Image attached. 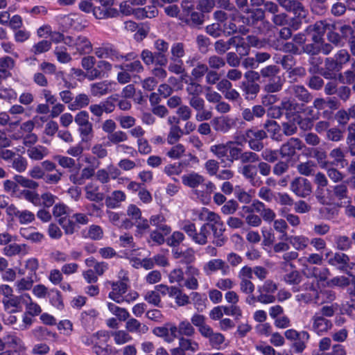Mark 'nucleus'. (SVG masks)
I'll return each instance as SVG.
<instances>
[{
    "instance_id": "nucleus-1",
    "label": "nucleus",
    "mask_w": 355,
    "mask_h": 355,
    "mask_svg": "<svg viewBox=\"0 0 355 355\" xmlns=\"http://www.w3.org/2000/svg\"><path fill=\"white\" fill-rule=\"evenodd\" d=\"M254 212L259 214L264 220L272 221L275 218V212L259 200L254 201L251 206L243 207L241 210L243 217L245 218L248 222L259 220L257 216L254 214Z\"/></svg>"
},
{
    "instance_id": "nucleus-2",
    "label": "nucleus",
    "mask_w": 355,
    "mask_h": 355,
    "mask_svg": "<svg viewBox=\"0 0 355 355\" xmlns=\"http://www.w3.org/2000/svg\"><path fill=\"white\" fill-rule=\"evenodd\" d=\"M64 44L73 54H89L92 51V44L85 36H66Z\"/></svg>"
},
{
    "instance_id": "nucleus-3",
    "label": "nucleus",
    "mask_w": 355,
    "mask_h": 355,
    "mask_svg": "<svg viewBox=\"0 0 355 355\" xmlns=\"http://www.w3.org/2000/svg\"><path fill=\"white\" fill-rule=\"evenodd\" d=\"M286 338L293 341L291 347L297 354L302 353L306 348V343L310 340L311 336L306 331H297L294 329H289L284 332Z\"/></svg>"
},
{
    "instance_id": "nucleus-4",
    "label": "nucleus",
    "mask_w": 355,
    "mask_h": 355,
    "mask_svg": "<svg viewBox=\"0 0 355 355\" xmlns=\"http://www.w3.org/2000/svg\"><path fill=\"white\" fill-rule=\"evenodd\" d=\"M214 225L211 223H204L198 229L194 223H189L184 227V231L193 240L200 245L205 244L207 236L209 234L210 229L214 230Z\"/></svg>"
},
{
    "instance_id": "nucleus-5",
    "label": "nucleus",
    "mask_w": 355,
    "mask_h": 355,
    "mask_svg": "<svg viewBox=\"0 0 355 355\" xmlns=\"http://www.w3.org/2000/svg\"><path fill=\"white\" fill-rule=\"evenodd\" d=\"M4 191L9 193L11 196L24 198L30 202H37V196L32 193V191L24 189H19V184L14 179L6 180L3 182Z\"/></svg>"
},
{
    "instance_id": "nucleus-6",
    "label": "nucleus",
    "mask_w": 355,
    "mask_h": 355,
    "mask_svg": "<svg viewBox=\"0 0 355 355\" xmlns=\"http://www.w3.org/2000/svg\"><path fill=\"white\" fill-rule=\"evenodd\" d=\"M129 281L128 277H123L121 280L116 282H108L107 284H110L112 291L110 292L108 297L116 303H122L123 302V296L128 291V284Z\"/></svg>"
},
{
    "instance_id": "nucleus-7",
    "label": "nucleus",
    "mask_w": 355,
    "mask_h": 355,
    "mask_svg": "<svg viewBox=\"0 0 355 355\" xmlns=\"http://www.w3.org/2000/svg\"><path fill=\"white\" fill-rule=\"evenodd\" d=\"M266 137V133L262 130L252 128L245 132V139L249 143L250 148L254 150H261L263 146L261 140Z\"/></svg>"
},
{
    "instance_id": "nucleus-8",
    "label": "nucleus",
    "mask_w": 355,
    "mask_h": 355,
    "mask_svg": "<svg viewBox=\"0 0 355 355\" xmlns=\"http://www.w3.org/2000/svg\"><path fill=\"white\" fill-rule=\"evenodd\" d=\"M304 286V292L297 295V300L306 304H317L320 290L319 286L314 283H306Z\"/></svg>"
},
{
    "instance_id": "nucleus-9",
    "label": "nucleus",
    "mask_w": 355,
    "mask_h": 355,
    "mask_svg": "<svg viewBox=\"0 0 355 355\" xmlns=\"http://www.w3.org/2000/svg\"><path fill=\"white\" fill-rule=\"evenodd\" d=\"M31 300L28 295H12L8 298H3L2 300L5 310L9 311L10 313H16L22 311V305L25 302V299Z\"/></svg>"
},
{
    "instance_id": "nucleus-10",
    "label": "nucleus",
    "mask_w": 355,
    "mask_h": 355,
    "mask_svg": "<svg viewBox=\"0 0 355 355\" xmlns=\"http://www.w3.org/2000/svg\"><path fill=\"white\" fill-rule=\"evenodd\" d=\"M312 330L318 335L321 336L327 333L332 327L331 320L324 318L319 313H315L311 318Z\"/></svg>"
},
{
    "instance_id": "nucleus-11",
    "label": "nucleus",
    "mask_w": 355,
    "mask_h": 355,
    "mask_svg": "<svg viewBox=\"0 0 355 355\" xmlns=\"http://www.w3.org/2000/svg\"><path fill=\"white\" fill-rule=\"evenodd\" d=\"M291 190L300 197L309 196L312 191L310 182L304 178H297L291 183Z\"/></svg>"
},
{
    "instance_id": "nucleus-12",
    "label": "nucleus",
    "mask_w": 355,
    "mask_h": 355,
    "mask_svg": "<svg viewBox=\"0 0 355 355\" xmlns=\"http://www.w3.org/2000/svg\"><path fill=\"white\" fill-rule=\"evenodd\" d=\"M327 28V24L324 21H317L313 25H311L307 28V36L309 37L315 44H319L322 42L323 35Z\"/></svg>"
},
{
    "instance_id": "nucleus-13",
    "label": "nucleus",
    "mask_w": 355,
    "mask_h": 355,
    "mask_svg": "<svg viewBox=\"0 0 355 355\" xmlns=\"http://www.w3.org/2000/svg\"><path fill=\"white\" fill-rule=\"evenodd\" d=\"M12 220H19V222H32L35 220V215L28 210H19L15 205H11L6 209Z\"/></svg>"
},
{
    "instance_id": "nucleus-14",
    "label": "nucleus",
    "mask_w": 355,
    "mask_h": 355,
    "mask_svg": "<svg viewBox=\"0 0 355 355\" xmlns=\"http://www.w3.org/2000/svg\"><path fill=\"white\" fill-rule=\"evenodd\" d=\"M349 257L340 252H336L329 257L328 259L329 264L336 267L338 269L346 272L349 275H352V272L348 270L349 268Z\"/></svg>"
},
{
    "instance_id": "nucleus-15",
    "label": "nucleus",
    "mask_w": 355,
    "mask_h": 355,
    "mask_svg": "<svg viewBox=\"0 0 355 355\" xmlns=\"http://www.w3.org/2000/svg\"><path fill=\"white\" fill-rule=\"evenodd\" d=\"M116 85V83L107 80L94 83L91 85V94L94 96H102L114 90Z\"/></svg>"
},
{
    "instance_id": "nucleus-16",
    "label": "nucleus",
    "mask_w": 355,
    "mask_h": 355,
    "mask_svg": "<svg viewBox=\"0 0 355 355\" xmlns=\"http://www.w3.org/2000/svg\"><path fill=\"white\" fill-rule=\"evenodd\" d=\"M302 148V144L299 139L291 138L282 145L280 148V153L284 157H291L294 155L296 150H300Z\"/></svg>"
},
{
    "instance_id": "nucleus-17",
    "label": "nucleus",
    "mask_w": 355,
    "mask_h": 355,
    "mask_svg": "<svg viewBox=\"0 0 355 355\" xmlns=\"http://www.w3.org/2000/svg\"><path fill=\"white\" fill-rule=\"evenodd\" d=\"M212 124L216 131L225 133L234 125L235 121L229 116H220L214 119Z\"/></svg>"
},
{
    "instance_id": "nucleus-18",
    "label": "nucleus",
    "mask_w": 355,
    "mask_h": 355,
    "mask_svg": "<svg viewBox=\"0 0 355 355\" xmlns=\"http://www.w3.org/2000/svg\"><path fill=\"white\" fill-rule=\"evenodd\" d=\"M95 55L99 58H109L112 61H119L123 58L117 51L109 46L98 47L95 49Z\"/></svg>"
},
{
    "instance_id": "nucleus-19",
    "label": "nucleus",
    "mask_w": 355,
    "mask_h": 355,
    "mask_svg": "<svg viewBox=\"0 0 355 355\" xmlns=\"http://www.w3.org/2000/svg\"><path fill=\"white\" fill-rule=\"evenodd\" d=\"M182 184L190 188H196L202 185L205 182V178L202 175L191 172L182 176Z\"/></svg>"
},
{
    "instance_id": "nucleus-20",
    "label": "nucleus",
    "mask_w": 355,
    "mask_h": 355,
    "mask_svg": "<svg viewBox=\"0 0 355 355\" xmlns=\"http://www.w3.org/2000/svg\"><path fill=\"white\" fill-rule=\"evenodd\" d=\"M205 272L207 274L214 272L219 270H222L225 274L226 273L228 266L226 265L225 262L220 259H211L209 261L203 268Z\"/></svg>"
},
{
    "instance_id": "nucleus-21",
    "label": "nucleus",
    "mask_w": 355,
    "mask_h": 355,
    "mask_svg": "<svg viewBox=\"0 0 355 355\" xmlns=\"http://www.w3.org/2000/svg\"><path fill=\"white\" fill-rule=\"evenodd\" d=\"M49 150L41 145L30 146L27 150L28 157L34 161H40L49 155Z\"/></svg>"
},
{
    "instance_id": "nucleus-22",
    "label": "nucleus",
    "mask_w": 355,
    "mask_h": 355,
    "mask_svg": "<svg viewBox=\"0 0 355 355\" xmlns=\"http://www.w3.org/2000/svg\"><path fill=\"white\" fill-rule=\"evenodd\" d=\"M183 171V166L181 163H173L166 165L164 168V173L173 181L178 182V177L181 175Z\"/></svg>"
},
{
    "instance_id": "nucleus-23",
    "label": "nucleus",
    "mask_w": 355,
    "mask_h": 355,
    "mask_svg": "<svg viewBox=\"0 0 355 355\" xmlns=\"http://www.w3.org/2000/svg\"><path fill=\"white\" fill-rule=\"evenodd\" d=\"M71 214V209L63 203H58L53 208V215L55 218H59L60 221L69 219V222H72L69 219Z\"/></svg>"
},
{
    "instance_id": "nucleus-24",
    "label": "nucleus",
    "mask_w": 355,
    "mask_h": 355,
    "mask_svg": "<svg viewBox=\"0 0 355 355\" xmlns=\"http://www.w3.org/2000/svg\"><path fill=\"white\" fill-rule=\"evenodd\" d=\"M125 329L128 332L146 334L148 331V327L146 324H141L135 318H130L125 323Z\"/></svg>"
},
{
    "instance_id": "nucleus-25",
    "label": "nucleus",
    "mask_w": 355,
    "mask_h": 355,
    "mask_svg": "<svg viewBox=\"0 0 355 355\" xmlns=\"http://www.w3.org/2000/svg\"><path fill=\"white\" fill-rule=\"evenodd\" d=\"M201 187L203 188V191L196 189L195 190V194L201 201L206 202L209 200L210 194L216 190V187L210 181L203 183Z\"/></svg>"
},
{
    "instance_id": "nucleus-26",
    "label": "nucleus",
    "mask_w": 355,
    "mask_h": 355,
    "mask_svg": "<svg viewBox=\"0 0 355 355\" xmlns=\"http://www.w3.org/2000/svg\"><path fill=\"white\" fill-rule=\"evenodd\" d=\"M288 94L297 98L299 100L308 102L310 96L307 90L302 86L293 85L290 86L286 90Z\"/></svg>"
},
{
    "instance_id": "nucleus-27",
    "label": "nucleus",
    "mask_w": 355,
    "mask_h": 355,
    "mask_svg": "<svg viewBox=\"0 0 355 355\" xmlns=\"http://www.w3.org/2000/svg\"><path fill=\"white\" fill-rule=\"evenodd\" d=\"M170 297L175 300V302L178 306H184L190 304L189 295L184 293L181 288L177 286H174Z\"/></svg>"
},
{
    "instance_id": "nucleus-28",
    "label": "nucleus",
    "mask_w": 355,
    "mask_h": 355,
    "mask_svg": "<svg viewBox=\"0 0 355 355\" xmlns=\"http://www.w3.org/2000/svg\"><path fill=\"white\" fill-rule=\"evenodd\" d=\"M32 193L37 196V203L31 202L35 206H44L46 207H50L53 205L55 200V196L52 193L46 192L40 196L37 192L32 191Z\"/></svg>"
},
{
    "instance_id": "nucleus-29",
    "label": "nucleus",
    "mask_w": 355,
    "mask_h": 355,
    "mask_svg": "<svg viewBox=\"0 0 355 355\" xmlns=\"http://www.w3.org/2000/svg\"><path fill=\"white\" fill-rule=\"evenodd\" d=\"M210 150L223 162H228V142L212 146Z\"/></svg>"
},
{
    "instance_id": "nucleus-30",
    "label": "nucleus",
    "mask_w": 355,
    "mask_h": 355,
    "mask_svg": "<svg viewBox=\"0 0 355 355\" xmlns=\"http://www.w3.org/2000/svg\"><path fill=\"white\" fill-rule=\"evenodd\" d=\"M298 253L295 251L286 252L283 254L284 261L281 263V269L284 272H288L289 269L295 268V265L291 261L297 258Z\"/></svg>"
},
{
    "instance_id": "nucleus-31",
    "label": "nucleus",
    "mask_w": 355,
    "mask_h": 355,
    "mask_svg": "<svg viewBox=\"0 0 355 355\" xmlns=\"http://www.w3.org/2000/svg\"><path fill=\"white\" fill-rule=\"evenodd\" d=\"M3 252L6 256L12 257L17 254H27L26 245H19L17 243H12L3 248Z\"/></svg>"
},
{
    "instance_id": "nucleus-32",
    "label": "nucleus",
    "mask_w": 355,
    "mask_h": 355,
    "mask_svg": "<svg viewBox=\"0 0 355 355\" xmlns=\"http://www.w3.org/2000/svg\"><path fill=\"white\" fill-rule=\"evenodd\" d=\"M89 103V98L85 94H80L76 96L73 101L69 104L70 110H76L85 107Z\"/></svg>"
},
{
    "instance_id": "nucleus-33",
    "label": "nucleus",
    "mask_w": 355,
    "mask_h": 355,
    "mask_svg": "<svg viewBox=\"0 0 355 355\" xmlns=\"http://www.w3.org/2000/svg\"><path fill=\"white\" fill-rule=\"evenodd\" d=\"M318 294L317 304H329L333 302L336 298V293L331 290L320 289Z\"/></svg>"
},
{
    "instance_id": "nucleus-34",
    "label": "nucleus",
    "mask_w": 355,
    "mask_h": 355,
    "mask_svg": "<svg viewBox=\"0 0 355 355\" xmlns=\"http://www.w3.org/2000/svg\"><path fill=\"white\" fill-rule=\"evenodd\" d=\"M107 308L121 321H125L130 317V314L125 309L121 308L112 302L107 303Z\"/></svg>"
},
{
    "instance_id": "nucleus-35",
    "label": "nucleus",
    "mask_w": 355,
    "mask_h": 355,
    "mask_svg": "<svg viewBox=\"0 0 355 355\" xmlns=\"http://www.w3.org/2000/svg\"><path fill=\"white\" fill-rule=\"evenodd\" d=\"M326 187H318L315 191V197L318 200L322 205H331L332 204V198L330 191L325 189Z\"/></svg>"
},
{
    "instance_id": "nucleus-36",
    "label": "nucleus",
    "mask_w": 355,
    "mask_h": 355,
    "mask_svg": "<svg viewBox=\"0 0 355 355\" xmlns=\"http://www.w3.org/2000/svg\"><path fill=\"white\" fill-rule=\"evenodd\" d=\"M331 158L334 159L333 164L340 166L341 168H344L347 162L345 159V155L343 150L340 148L333 149L329 154Z\"/></svg>"
},
{
    "instance_id": "nucleus-37",
    "label": "nucleus",
    "mask_w": 355,
    "mask_h": 355,
    "mask_svg": "<svg viewBox=\"0 0 355 355\" xmlns=\"http://www.w3.org/2000/svg\"><path fill=\"white\" fill-rule=\"evenodd\" d=\"M116 345H123L132 340V338L127 331L118 330L111 333Z\"/></svg>"
},
{
    "instance_id": "nucleus-38",
    "label": "nucleus",
    "mask_w": 355,
    "mask_h": 355,
    "mask_svg": "<svg viewBox=\"0 0 355 355\" xmlns=\"http://www.w3.org/2000/svg\"><path fill=\"white\" fill-rule=\"evenodd\" d=\"M293 248L297 250H302L306 248L309 243V239L306 237L302 236H293L290 238H286Z\"/></svg>"
},
{
    "instance_id": "nucleus-39",
    "label": "nucleus",
    "mask_w": 355,
    "mask_h": 355,
    "mask_svg": "<svg viewBox=\"0 0 355 355\" xmlns=\"http://www.w3.org/2000/svg\"><path fill=\"white\" fill-rule=\"evenodd\" d=\"M254 191L252 189L246 191L244 189L238 187L236 189L234 194L241 202L248 204L250 202L252 198L254 196Z\"/></svg>"
},
{
    "instance_id": "nucleus-40",
    "label": "nucleus",
    "mask_w": 355,
    "mask_h": 355,
    "mask_svg": "<svg viewBox=\"0 0 355 355\" xmlns=\"http://www.w3.org/2000/svg\"><path fill=\"white\" fill-rule=\"evenodd\" d=\"M179 346L184 351H191L195 352L199 349V345L197 342L185 338L181 336L179 338Z\"/></svg>"
},
{
    "instance_id": "nucleus-41",
    "label": "nucleus",
    "mask_w": 355,
    "mask_h": 355,
    "mask_svg": "<svg viewBox=\"0 0 355 355\" xmlns=\"http://www.w3.org/2000/svg\"><path fill=\"white\" fill-rule=\"evenodd\" d=\"M183 135V131L179 125L171 126L167 136L168 144H174L180 140Z\"/></svg>"
},
{
    "instance_id": "nucleus-42",
    "label": "nucleus",
    "mask_w": 355,
    "mask_h": 355,
    "mask_svg": "<svg viewBox=\"0 0 355 355\" xmlns=\"http://www.w3.org/2000/svg\"><path fill=\"white\" fill-rule=\"evenodd\" d=\"M125 199V193L121 191H115L107 199L106 202L108 207L114 208L119 205V203L124 201Z\"/></svg>"
},
{
    "instance_id": "nucleus-43",
    "label": "nucleus",
    "mask_w": 355,
    "mask_h": 355,
    "mask_svg": "<svg viewBox=\"0 0 355 355\" xmlns=\"http://www.w3.org/2000/svg\"><path fill=\"white\" fill-rule=\"evenodd\" d=\"M286 272L284 276V279L287 284L297 285L301 282L302 276L295 268L289 269V271Z\"/></svg>"
},
{
    "instance_id": "nucleus-44",
    "label": "nucleus",
    "mask_w": 355,
    "mask_h": 355,
    "mask_svg": "<svg viewBox=\"0 0 355 355\" xmlns=\"http://www.w3.org/2000/svg\"><path fill=\"white\" fill-rule=\"evenodd\" d=\"M13 179L22 187L29 189H35L39 186V184L37 182L22 175H15L13 177Z\"/></svg>"
},
{
    "instance_id": "nucleus-45",
    "label": "nucleus",
    "mask_w": 355,
    "mask_h": 355,
    "mask_svg": "<svg viewBox=\"0 0 355 355\" xmlns=\"http://www.w3.org/2000/svg\"><path fill=\"white\" fill-rule=\"evenodd\" d=\"M265 128L267 130L268 132H269L271 135V137L277 141L280 140V127L277 124V123L275 121H268L265 124Z\"/></svg>"
},
{
    "instance_id": "nucleus-46",
    "label": "nucleus",
    "mask_w": 355,
    "mask_h": 355,
    "mask_svg": "<svg viewBox=\"0 0 355 355\" xmlns=\"http://www.w3.org/2000/svg\"><path fill=\"white\" fill-rule=\"evenodd\" d=\"M54 53L58 61L60 63L67 64L71 60L70 54L67 53V49L64 46L55 47Z\"/></svg>"
},
{
    "instance_id": "nucleus-47",
    "label": "nucleus",
    "mask_w": 355,
    "mask_h": 355,
    "mask_svg": "<svg viewBox=\"0 0 355 355\" xmlns=\"http://www.w3.org/2000/svg\"><path fill=\"white\" fill-rule=\"evenodd\" d=\"M12 168L18 173L24 172L28 167L26 159L21 155H18L12 159Z\"/></svg>"
},
{
    "instance_id": "nucleus-48",
    "label": "nucleus",
    "mask_w": 355,
    "mask_h": 355,
    "mask_svg": "<svg viewBox=\"0 0 355 355\" xmlns=\"http://www.w3.org/2000/svg\"><path fill=\"white\" fill-rule=\"evenodd\" d=\"M116 67L132 73H140L144 70V67L139 60H135L132 62L123 65H116Z\"/></svg>"
},
{
    "instance_id": "nucleus-49",
    "label": "nucleus",
    "mask_w": 355,
    "mask_h": 355,
    "mask_svg": "<svg viewBox=\"0 0 355 355\" xmlns=\"http://www.w3.org/2000/svg\"><path fill=\"white\" fill-rule=\"evenodd\" d=\"M51 47V42L48 40H41L35 44L31 48V52L35 55L47 52Z\"/></svg>"
},
{
    "instance_id": "nucleus-50",
    "label": "nucleus",
    "mask_w": 355,
    "mask_h": 355,
    "mask_svg": "<svg viewBox=\"0 0 355 355\" xmlns=\"http://www.w3.org/2000/svg\"><path fill=\"white\" fill-rule=\"evenodd\" d=\"M108 141L112 144H119V143L126 141L128 136L126 132L118 130L111 135H107Z\"/></svg>"
},
{
    "instance_id": "nucleus-51",
    "label": "nucleus",
    "mask_w": 355,
    "mask_h": 355,
    "mask_svg": "<svg viewBox=\"0 0 355 355\" xmlns=\"http://www.w3.org/2000/svg\"><path fill=\"white\" fill-rule=\"evenodd\" d=\"M241 150L236 146L234 141H228V163L232 164L234 160L239 159Z\"/></svg>"
},
{
    "instance_id": "nucleus-52",
    "label": "nucleus",
    "mask_w": 355,
    "mask_h": 355,
    "mask_svg": "<svg viewBox=\"0 0 355 355\" xmlns=\"http://www.w3.org/2000/svg\"><path fill=\"white\" fill-rule=\"evenodd\" d=\"M171 60H181L184 56V48L182 43L177 42L172 45L171 49Z\"/></svg>"
},
{
    "instance_id": "nucleus-53",
    "label": "nucleus",
    "mask_w": 355,
    "mask_h": 355,
    "mask_svg": "<svg viewBox=\"0 0 355 355\" xmlns=\"http://www.w3.org/2000/svg\"><path fill=\"white\" fill-rule=\"evenodd\" d=\"M144 300L149 304L155 306H162L160 294H159L155 289L154 291H148L144 296Z\"/></svg>"
},
{
    "instance_id": "nucleus-54",
    "label": "nucleus",
    "mask_w": 355,
    "mask_h": 355,
    "mask_svg": "<svg viewBox=\"0 0 355 355\" xmlns=\"http://www.w3.org/2000/svg\"><path fill=\"white\" fill-rule=\"evenodd\" d=\"M54 159L64 168H72L76 165V161L71 157L64 155H55Z\"/></svg>"
},
{
    "instance_id": "nucleus-55",
    "label": "nucleus",
    "mask_w": 355,
    "mask_h": 355,
    "mask_svg": "<svg viewBox=\"0 0 355 355\" xmlns=\"http://www.w3.org/2000/svg\"><path fill=\"white\" fill-rule=\"evenodd\" d=\"M17 97V94L13 89L5 87H0V99L10 102L15 100Z\"/></svg>"
},
{
    "instance_id": "nucleus-56",
    "label": "nucleus",
    "mask_w": 355,
    "mask_h": 355,
    "mask_svg": "<svg viewBox=\"0 0 355 355\" xmlns=\"http://www.w3.org/2000/svg\"><path fill=\"white\" fill-rule=\"evenodd\" d=\"M15 62L10 56H3L0 58V72L6 73L14 68Z\"/></svg>"
},
{
    "instance_id": "nucleus-57",
    "label": "nucleus",
    "mask_w": 355,
    "mask_h": 355,
    "mask_svg": "<svg viewBox=\"0 0 355 355\" xmlns=\"http://www.w3.org/2000/svg\"><path fill=\"white\" fill-rule=\"evenodd\" d=\"M185 153L184 146L178 144L174 146H173L166 153V155L173 159H177L180 158Z\"/></svg>"
},
{
    "instance_id": "nucleus-58",
    "label": "nucleus",
    "mask_w": 355,
    "mask_h": 355,
    "mask_svg": "<svg viewBox=\"0 0 355 355\" xmlns=\"http://www.w3.org/2000/svg\"><path fill=\"white\" fill-rule=\"evenodd\" d=\"M297 171L298 172L306 176L310 175L313 172H314L315 168V164L312 162H306L300 163L297 165Z\"/></svg>"
},
{
    "instance_id": "nucleus-59",
    "label": "nucleus",
    "mask_w": 355,
    "mask_h": 355,
    "mask_svg": "<svg viewBox=\"0 0 355 355\" xmlns=\"http://www.w3.org/2000/svg\"><path fill=\"white\" fill-rule=\"evenodd\" d=\"M282 87V82L280 77H274L270 82L266 85L265 90L268 92L273 93L279 91Z\"/></svg>"
},
{
    "instance_id": "nucleus-60",
    "label": "nucleus",
    "mask_w": 355,
    "mask_h": 355,
    "mask_svg": "<svg viewBox=\"0 0 355 355\" xmlns=\"http://www.w3.org/2000/svg\"><path fill=\"white\" fill-rule=\"evenodd\" d=\"M24 304H26V313H28L29 315H38L42 312L41 307L37 304L33 302L31 299L28 300L27 298H26Z\"/></svg>"
},
{
    "instance_id": "nucleus-61",
    "label": "nucleus",
    "mask_w": 355,
    "mask_h": 355,
    "mask_svg": "<svg viewBox=\"0 0 355 355\" xmlns=\"http://www.w3.org/2000/svg\"><path fill=\"white\" fill-rule=\"evenodd\" d=\"M103 232L98 225H92L90 226L87 234L85 237H88L92 240H99L103 238Z\"/></svg>"
},
{
    "instance_id": "nucleus-62",
    "label": "nucleus",
    "mask_w": 355,
    "mask_h": 355,
    "mask_svg": "<svg viewBox=\"0 0 355 355\" xmlns=\"http://www.w3.org/2000/svg\"><path fill=\"white\" fill-rule=\"evenodd\" d=\"M14 32V40L17 43H24L29 40L31 37L30 31L26 29H17L13 31Z\"/></svg>"
},
{
    "instance_id": "nucleus-63",
    "label": "nucleus",
    "mask_w": 355,
    "mask_h": 355,
    "mask_svg": "<svg viewBox=\"0 0 355 355\" xmlns=\"http://www.w3.org/2000/svg\"><path fill=\"white\" fill-rule=\"evenodd\" d=\"M178 333L182 336H191L195 333V329L189 322L182 321L178 325Z\"/></svg>"
},
{
    "instance_id": "nucleus-64",
    "label": "nucleus",
    "mask_w": 355,
    "mask_h": 355,
    "mask_svg": "<svg viewBox=\"0 0 355 355\" xmlns=\"http://www.w3.org/2000/svg\"><path fill=\"white\" fill-rule=\"evenodd\" d=\"M208 338L210 345L215 349H219L225 341V336L220 333L213 332Z\"/></svg>"
}]
</instances>
